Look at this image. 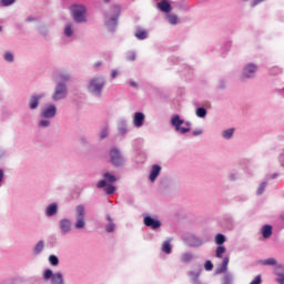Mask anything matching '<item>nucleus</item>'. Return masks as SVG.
I'll return each instance as SVG.
<instances>
[{"mask_svg":"<svg viewBox=\"0 0 284 284\" xmlns=\"http://www.w3.org/2000/svg\"><path fill=\"white\" fill-rule=\"evenodd\" d=\"M103 85H105V81L101 78H94L89 83V91L94 94L101 95V90H103Z\"/></svg>","mask_w":284,"mask_h":284,"instance_id":"1","label":"nucleus"},{"mask_svg":"<svg viewBox=\"0 0 284 284\" xmlns=\"http://www.w3.org/2000/svg\"><path fill=\"white\" fill-rule=\"evenodd\" d=\"M71 10L73 12V19L77 21V23H83L85 21V7L72 6Z\"/></svg>","mask_w":284,"mask_h":284,"instance_id":"2","label":"nucleus"},{"mask_svg":"<svg viewBox=\"0 0 284 284\" xmlns=\"http://www.w3.org/2000/svg\"><path fill=\"white\" fill-rule=\"evenodd\" d=\"M68 97V87L63 83H58L52 95L53 101H61V99H65Z\"/></svg>","mask_w":284,"mask_h":284,"instance_id":"3","label":"nucleus"},{"mask_svg":"<svg viewBox=\"0 0 284 284\" xmlns=\"http://www.w3.org/2000/svg\"><path fill=\"white\" fill-rule=\"evenodd\" d=\"M110 159L112 165L115 168H119L123 164V155H121V151H119L116 148L110 150Z\"/></svg>","mask_w":284,"mask_h":284,"instance_id":"4","label":"nucleus"},{"mask_svg":"<svg viewBox=\"0 0 284 284\" xmlns=\"http://www.w3.org/2000/svg\"><path fill=\"white\" fill-rule=\"evenodd\" d=\"M171 123L175 126L176 132L180 134H187V132H190V128L181 126L183 124V120H181V116L179 115H174L171 120Z\"/></svg>","mask_w":284,"mask_h":284,"instance_id":"5","label":"nucleus"},{"mask_svg":"<svg viewBox=\"0 0 284 284\" xmlns=\"http://www.w3.org/2000/svg\"><path fill=\"white\" fill-rule=\"evenodd\" d=\"M144 225H146V227H151L152 230H159V227H161V222L152 219L151 216H145Z\"/></svg>","mask_w":284,"mask_h":284,"instance_id":"6","label":"nucleus"},{"mask_svg":"<svg viewBox=\"0 0 284 284\" xmlns=\"http://www.w3.org/2000/svg\"><path fill=\"white\" fill-rule=\"evenodd\" d=\"M160 174H161V165L154 164L149 175V180L151 181V183H154V181H156Z\"/></svg>","mask_w":284,"mask_h":284,"instance_id":"7","label":"nucleus"},{"mask_svg":"<svg viewBox=\"0 0 284 284\" xmlns=\"http://www.w3.org/2000/svg\"><path fill=\"white\" fill-rule=\"evenodd\" d=\"M145 121V114L136 112L133 118V124L135 128H142Z\"/></svg>","mask_w":284,"mask_h":284,"instance_id":"8","label":"nucleus"},{"mask_svg":"<svg viewBox=\"0 0 284 284\" xmlns=\"http://www.w3.org/2000/svg\"><path fill=\"white\" fill-rule=\"evenodd\" d=\"M158 9H160L161 12H172V4L168 0H161L158 2Z\"/></svg>","mask_w":284,"mask_h":284,"instance_id":"9","label":"nucleus"},{"mask_svg":"<svg viewBox=\"0 0 284 284\" xmlns=\"http://www.w3.org/2000/svg\"><path fill=\"white\" fill-rule=\"evenodd\" d=\"M57 114V106L50 105L42 112L44 119H52Z\"/></svg>","mask_w":284,"mask_h":284,"instance_id":"10","label":"nucleus"},{"mask_svg":"<svg viewBox=\"0 0 284 284\" xmlns=\"http://www.w3.org/2000/svg\"><path fill=\"white\" fill-rule=\"evenodd\" d=\"M257 70L256 64H247L244 68L243 75L246 77V79H250Z\"/></svg>","mask_w":284,"mask_h":284,"instance_id":"11","label":"nucleus"},{"mask_svg":"<svg viewBox=\"0 0 284 284\" xmlns=\"http://www.w3.org/2000/svg\"><path fill=\"white\" fill-rule=\"evenodd\" d=\"M262 236L263 239H270L272 236V225H264L262 227Z\"/></svg>","mask_w":284,"mask_h":284,"instance_id":"12","label":"nucleus"},{"mask_svg":"<svg viewBox=\"0 0 284 284\" xmlns=\"http://www.w3.org/2000/svg\"><path fill=\"white\" fill-rule=\"evenodd\" d=\"M39 99H41V95L40 97H36V95L31 97L30 102H29L31 110H37V108H39Z\"/></svg>","mask_w":284,"mask_h":284,"instance_id":"13","label":"nucleus"},{"mask_svg":"<svg viewBox=\"0 0 284 284\" xmlns=\"http://www.w3.org/2000/svg\"><path fill=\"white\" fill-rule=\"evenodd\" d=\"M85 216V207L83 205H78L75 207V219H84Z\"/></svg>","mask_w":284,"mask_h":284,"instance_id":"14","label":"nucleus"},{"mask_svg":"<svg viewBox=\"0 0 284 284\" xmlns=\"http://www.w3.org/2000/svg\"><path fill=\"white\" fill-rule=\"evenodd\" d=\"M72 227V224L69 222V220H62L60 222V229L62 232H70V229Z\"/></svg>","mask_w":284,"mask_h":284,"instance_id":"15","label":"nucleus"},{"mask_svg":"<svg viewBox=\"0 0 284 284\" xmlns=\"http://www.w3.org/2000/svg\"><path fill=\"white\" fill-rule=\"evenodd\" d=\"M51 284H63V274L55 273L52 275Z\"/></svg>","mask_w":284,"mask_h":284,"instance_id":"16","label":"nucleus"},{"mask_svg":"<svg viewBox=\"0 0 284 284\" xmlns=\"http://www.w3.org/2000/svg\"><path fill=\"white\" fill-rule=\"evenodd\" d=\"M162 252H164V254H172V245L170 244V240L163 242Z\"/></svg>","mask_w":284,"mask_h":284,"instance_id":"17","label":"nucleus"},{"mask_svg":"<svg viewBox=\"0 0 284 284\" xmlns=\"http://www.w3.org/2000/svg\"><path fill=\"white\" fill-rule=\"evenodd\" d=\"M225 252H227V250L225 248V246H217L216 251H215V256L216 258H223V255L225 254Z\"/></svg>","mask_w":284,"mask_h":284,"instance_id":"18","label":"nucleus"},{"mask_svg":"<svg viewBox=\"0 0 284 284\" xmlns=\"http://www.w3.org/2000/svg\"><path fill=\"white\" fill-rule=\"evenodd\" d=\"M195 114L200 119H205V116H207V110H205V108H197Z\"/></svg>","mask_w":284,"mask_h":284,"instance_id":"19","label":"nucleus"},{"mask_svg":"<svg viewBox=\"0 0 284 284\" xmlns=\"http://www.w3.org/2000/svg\"><path fill=\"white\" fill-rule=\"evenodd\" d=\"M47 216H54L57 214V204H51L47 209Z\"/></svg>","mask_w":284,"mask_h":284,"instance_id":"20","label":"nucleus"},{"mask_svg":"<svg viewBox=\"0 0 284 284\" xmlns=\"http://www.w3.org/2000/svg\"><path fill=\"white\" fill-rule=\"evenodd\" d=\"M135 37L136 39H148V32H145L143 29H138L135 31Z\"/></svg>","mask_w":284,"mask_h":284,"instance_id":"21","label":"nucleus"},{"mask_svg":"<svg viewBox=\"0 0 284 284\" xmlns=\"http://www.w3.org/2000/svg\"><path fill=\"white\" fill-rule=\"evenodd\" d=\"M223 243H225V235L219 233L215 235V244L221 246L223 245Z\"/></svg>","mask_w":284,"mask_h":284,"instance_id":"22","label":"nucleus"},{"mask_svg":"<svg viewBox=\"0 0 284 284\" xmlns=\"http://www.w3.org/2000/svg\"><path fill=\"white\" fill-rule=\"evenodd\" d=\"M168 21L171 26H176L179 23V17L176 14H168Z\"/></svg>","mask_w":284,"mask_h":284,"instance_id":"23","label":"nucleus"},{"mask_svg":"<svg viewBox=\"0 0 284 284\" xmlns=\"http://www.w3.org/2000/svg\"><path fill=\"white\" fill-rule=\"evenodd\" d=\"M75 227L77 230H83L85 227V220L83 217H77Z\"/></svg>","mask_w":284,"mask_h":284,"instance_id":"24","label":"nucleus"},{"mask_svg":"<svg viewBox=\"0 0 284 284\" xmlns=\"http://www.w3.org/2000/svg\"><path fill=\"white\" fill-rule=\"evenodd\" d=\"M44 242L43 241H39L34 247V253L36 254H41V252H43V247H44Z\"/></svg>","mask_w":284,"mask_h":284,"instance_id":"25","label":"nucleus"},{"mask_svg":"<svg viewBox=\"0 0 284 284\" xmlns=\"http://www.w3.org/2000/svg\"><path fill=\"white\" fill-rule=\"evenodd\" d=\"M222 136L224 139H232V136H234V129H229L226 131H223Z\"/></svg>","mask_w":284,"mask_h":284,"instance_id":"26","label":"nucleus"},{"mask_svg":"<svg viewBox=\"0 0 284 284\" xmlns=\"http://www.w3.org/2000/svg\"><path fill=\"white\" fill-rule=\"evenodd\" d=\"M192 254L190 253H184L182 256H181V262L182 263H190L192 262Z\"/></svg>","mask_w":284,"mask_h":284,"instance_id":"27","label":"nucleus"},{"mask_svg":"<svg viewBox=\"0 0 284 284\" xmlns=\"http://www.w3.org/2000/svg\"><path fill=\"white\" fill-rule=\"evenodd\" d=\"M104 179L108 183H115L116 176L112 175L111 173H104Z\"/></svg>","mask_w":284,"mask_h":284,"instance_id":"28","label":"nucleus"},{"mask_svg":"<svg viewBox=\"0 0 284 284\" xmlns=\"http://www.w3.org/2000/svg\"><path fill=\"white\" fill-rule=\"evenodd\" d=\"M60 81H70V74L68 72H60L58 73Z\"/></svg>","mask_w":284,"mask_h":284,"instance_id":"29","label":"nucleus"},{"mask_svg":"<svg viewBox=\"0 0 284 284\" xmlns=\"http://www.w3.org/2000/svg\"><path fill=\"white\" fill-rule=\"evenodd\" d=\"M49 262H50L52 265L57 266V265H59V257H57V255H50V256H49Z\"/></svg>","mask_w":284,"mask_h":284,"instance_id":"30","label":"nucleus"},{"mask_svg":"<svg viewBox=\"0 0 284 284\" xmlns=\"http://www.w3.org/2000/svg\"><path fill=\"white\" fill-rule=\"evenodd\" d=\"M52 276H54V274L52 273V270H45L44 271V274H43L44 281H48V280L52 278Z\"/></svg>","mask_w":284,"mask_h":284,"instance_id":"31","label":"nucleus"},{"mask_svg":"<svg viewBox=\"0 0 284 284\" xmlns=\"http://www.w3.org/2000/svg\"><path fill=\"white\" fill-rule=\"evenodd\" d=\"M222 284H232V275L226 274L222 278Z\"/></svg>","mask_w":284,"mask_h":284,"instance_id":"32","label":"nucleus"},{"mask_svg":"<svg viewBox=\"0 0 284 284\" xmlns=\"http://www.w3.org/2000/svg\"><path fill=\"white\" fill-rule=\"evenodd\" d=\"M204 268L206 270V272L214 270V264H212V261H206L204 264Z\"/></svg>","mask_w":284,"mask_h":284,"instance_id":"33","label":"nucleus"},{"mask_svg":"<svg viewBox=\"0 0 284 284\" xmlns=\"http://www.w3.org/2000/svg\"><path fill=\"white\" fill-rule=\"evenodd\" d=\"M267 185V183L263 182L258 189H257V194L261 195L265 192V186Z\"/></svg>","mask_w":284,"mask_h":284,"instance_id":"34","label":"nucleus"},{"mask_svg":"<svg viewBox=\"0 0 284 284\" xmlns=\"http://www.w3.org/2000/svg\"><path fill=\"white\" fill-rule=\"evenodd\" d=\"M65 37H72V26H67L64 29Z\"/></svg>","mask_w":284,"mask_h":284,"instance_id":"35","label":"nucleus"},{"mask_svg":"<svg viewBox=\"0 0 284 284\" xmlns=\"http://www.w3.org/2000/svg\"><path fill=\"white\" fill-rule=\"evenodd\" d=\"M115 191H116V187H114V185H109L105 189L106 194H114Z\"/></svg>","mask_w":284,"mask_h":284,"instance_id":"36","label":"nucleus"},{"mask_svg":"<svg viewBox=\"0 0 284 284\" xmlns=\"http://www.w3.org/2000/svg\"><path fill=\"white\" fill-rule=\"evenodd\" d=\"M263 265H276V260L267 258L263 262Z\"/></svg>","mask_w":284,"mask_h":284,"instance_id":"37","label":"nucleus"},{"mask_svg":"<svg viewBox=\"0 0 284 284\" xmlns=\"http://www.w3.org/2000/svg\"><path fill=\"white\" fill-rule=\"evenodd\" d=\"M227 265H230V257H224L222 261L223 270H227Z\"/></svg>","mask_w":284,"mask_h":284,"instance_id":"38","label":"nucleus"},{"mask_svg":"<svg viewBox=\"0 0 284 284\" xmlns=\"http://www.w3.org/2000/svg\"><path fill=\"white\" fill-rule=\"evenodd\" d=\"M4 59H6L7 61H9V62H12V61H14V55H12V53H10V52H7V53L4 54Z\"/></svg>","mask_w":284,"mask_h":284,"instance_id":"39","label":"nucleus"},{"mask_svg":"<svg viewBox=\"0 0 284 284\" xmlns=\"http://www.w3.org/2000/svg\"><path fill=\"white\" fill-rule=\"evenodd\" d=\"M17 0H1V4L4 7L12 6Z\"/></svg>","mask_w":284,"mask_h":284,"instance_id":"40","label":"nucleus"},{"mask_svg":"<svg viewBox=\"0 0 284 284\" xmlns=\"http://www.w3.org/2000/svg\"><path fill=\"white\" fill-rule=\"evenodd\" d=\"M114 227H115L114 223L110 222V223L106 225L105 231H106V232H113V231H114Z\"/></svg>","mask_w":284,"mask_h":284,"instance_id":"41","label":"nucleus"},{"mask_svg":"<svg viewBox=\"0 0 284 284\" xmlns=\"http://www.w3.org/2000/svg\"><path fill=\"white\" fill-rule=\"evenodd\" d=\"M106 185H108V183L105 182V180H101L98 182L97 187H99L101 190L102 187H105Z\"/></svg>","mask_w":284,"mask_h":284,"instance_id":"42","label":"nucleus"},{"mask_svg":"<svg viewBox=\"0 0 284 284\" xmlns=\"http://www.w3.org/2000/svg\"><path fill=\"white\" fill-rule=\"evenodd\" d=\"M126 59H128V61H134L136 59V54L131 52V53L128 54Z\"/></svg>","mask_w":284,"mask_h":284,"instance_id":"43","label":"nucleus"},{"mask_svg":"<svg viewBox=\"0 0 284 284\" xmlns=\"http://www.w3.org/2000/svg\"><path fill=\"white\" fill-rule=\"evenodd\" d=\"M40 125H41V128H48V125H50V121H48V120H41V121H40Z\"/></svg>","mask_w":284,"mask_h":284,"instance_id":"44","label":"nucleus"},{"mask_svg":"<svg viewBox=\"0 0 284 284\" xmlns=\"http://www.w3.org/2000/svg\"><path fill=\"white\" fill-rule=\"evenodd\" d=\"M201 134H203V131H202V130H195V131H193V136H199V135H201Z\"/></svg>","mask_w":284,"mask_h":284,"instance_id":"45","label":"nucleus"},{"mask_svg":"<svg viewBox=\"0 0 284 284\" xmlns=\"http://www.w3.org/2000/svg\"><path fill=\"white\" fill-rule=\"evenodd\" d=\"M101 139H105V136H108V129H104L102 132H101Z\"/></svg>","mask_w":284,"mask_h":284,"instance_id":"46","label":"nucleus"},{"mask_svg":"<svg viewBox=\"0 0 284 284\" xmlns=\"http://www.w3.org/2000/svg\"><path fill=\"white\" fill-rule=\"evenodd\" d=\"M263 2V0H253L252 6H258V3Z\"/></svg>","mask_w":284,"mask_h":284,"instance_id":"47","label":"nucleus"},{"mask_svg":"<svg viewBox=\"0 0 284 284\" xmlns=\"http://www.w3.org/2000/svg\"><path fill=\"white\" fill-rule=\"evenodd\" d=\"M116 74H118L116 70H113V71L111 72L112 79H116Z\"/></svg>","mask_w":284,"mask_h":284,"instance_id":"48","label":"nucleus"},{"mask_svg":"<svg viewBox=\"0 0 284 284\" xmlns=\"http://www.w3.org/2000/svg\"><path fill=\"white\" fill-rule=\"evenodd\" d=\"M113 8H114V10H115L116 12H121V7L114 6Z\"/></svg>","mask_w":284,"mask_h":284,"instance_id":"49","label":"nucleus"},{"mask_svg":"<svg viewBox=\"0 0 284 284\" xmlns=\"http://www.w3.org/2000/svg\"><path fill=\"white\" fill-rule=\"evenodd\" d=\"M3 181V171L0 169V182Z\"/></svg>","mask_w":284,"mask_h":284,"instance_id":"50","label":"nucleus"},{"mask_svg":"<svg viewBox=\"0 0 284 284\" xmlns=\"http://www.w3.org/2000/svg\"><path fill=\"white\" fill-rule=\"evenodd\" d=\"M130 87H131V88H136V82H132V81H131V82H130Z\"/></svg>","mask_w":284,"mask_h":284,"instance_id":"51","label":"nucleus"},{"mask_svg":"<svg viewBox=\"0 0 284 284\" xmlns=\"http://www.w3.org/2000/svg\"><path fill=\"white\" fill-rule=\"evenodd\" d=\"M94 68H101V62H97V63L94 64Z\"/></svg>","mask_w":284,"mask_h":284,"instance_id":"52","label":"nucleus"},{"mask_svg":"<svg viewBox=\"0 0 284 284\" xmlns=\"http://www.w3.org/2000/svg\"><path fill=\"white\" fill-rule=\"evenodd\" d=\"M106 220L109 221V223H112V217L110 215L106 216Z\"/></svg>","mask_w":284,"mask_h":284,"instance_id":"53","label":"nucleus"},{"mask_svg":"<svg viewBox=\"0 0 284 284\" xmlns=\"http://www.w3.org/2000/svg\"><path fill=\"white\" fill-rule=\"evenodd\" d=\"M104 1V3H110V0H103Z\"/></svg>","mask_w":284,"mask_h":284,"instance_id":"54","label":"nucleus"},{"mask_svg":"<svg viewBox=\"0 0 284 284\" xmlns=\"http://www.w3.org/2000/svg\"><path fill=\"white\" fill-rule=\"evenodd\" d=\"M28 21H32V19H31V18H28Z\"/></svg>","mask_w":284,"mask_h":284,"instance_id":"55","label":"nucleus"},{"mask_svg":"<svg viewBox=\"0 0 284 284\" xmlns=\"http://www.w3.org/2000/svg\"><path fill=\"white\" fill-rule=\"evenodd\" d=\"M2 28L0 27V32H1Z\"/></svg>","mask_w":284,"mask_h":284,"instance_id":"56","label":"nucleus"},{"mask_svg":"<svg viewBox=\"0 0 284 284\" xmlns=\"http://www.w3.org/2000/svg\"><path fill=\"white\" fill-rule=\"evenodd\" d=\"M282 220L284 221V216H282Z\"/></svg>","mask_w":284,"mask_h":284,"instance_id":"57","label":"nucleus"}]
</instances>
